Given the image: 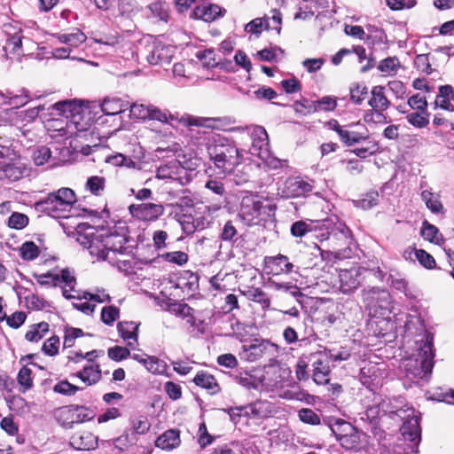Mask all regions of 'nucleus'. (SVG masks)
<instances>
[{
	"label": "nucleus",
	"instance_id": "obj_36",
	"mask_svg": "<svg viewBox=\"0 0 454 454\" xmlns=\"http://www.w3.org/2000/svg\"><path fill=\"white\" fill-rule=\"evenodd\" d=\"M44 110L43 106H38L36 107L30 108L25 112L18 113L14 110V108H12L8 111V114L10 115L15 114L17 116V120L15 121V123H18L19 121H26V122H31L34 120L36 119L38 116L40 111Z\"/></svg>",
	"mask_w": 454,
	"mask_h": 454
},
{
	"label": "nucleus",
	"instance_id": "obj_55",
	"mask_svg": "<svg viewBox=\"0 0 454 454\" xmlns=\"http://www.w3.org/2000/svg\"><path fill=\"white\" fill-rule=\"evenodd\" d=\"M108 356L114 361H121L130 356V351L128 348L115 346L110 348L107 351Z\"/></svg>",
	"mask_w": 454,
	"mask_h": 454
},
{
	"label": "nucleus",
	"instance_id": "obj_44",
	"mask_svg": "<svg viewBox=\"0 0 454 454\" xmlns=\"http://www.w3.org/2000/svg\"><path fill=\"white\" fill-rule=\"evenodd\" d=\"M408 121L418 128H424L429 123L428 114L427 111H420V113H411L407 115Z\"/></svg>",
	"mask_w": 454,
	"mask_h": 454
},
{
	"label": "nucleus",
	"instance_id": "obj_41",
	"mask_svg": "<svg viewBox=\"0 0 454 454\" xmlns=\"http://www.w3.org/2000/svg\"><path fill=\"white\" fill-rule=\"evenodd\" d=\"M332 431L340 443L342 436H346L348 433L354 432V427L348 422L338 420L332 426Z\"/></svg>",
	"mask_w": 454,
	"mask_h": 454
},
{
	"label": "nucleus",
	"instance_id": "obj_49",
	"mask_svg": "<svg viewBox=\"0 0 454 454\" xmlns=\"http://www.w3.org/2000/svg\"><path fill=\"white\" fill-rule=\"evenodd\" d=\"M53 390L54 392L61 395H74L78 390H80V387L71 384L67 380H62L53 387Z\"/></svg>",
	"mask_w": 454,
	"mask_h": 454
},
{
	"label": "nucleus",
	"instance_id": "obj_27",
	"mask_svg": "<svg viewBox=\"0 0 454 454\" xmlns=\"http://www.w3.org/2000/svg\"><path fill=\"white\" fill-rule=\"evenodd\" d=\"M56 37L59 43L67 44L69 48H76L87 39L86 35L79 29H74L70 33L58 34Z\"/></svg>",
	"mask_w": 454,
	"mask_h": 454
},
{
	"label": "nucleus",
	"instance_id": "obj_38",
	"mask_svg": "<svg viewBox=\"0 0 454 454\" xmlns=\"http://www.w3.org/2000/svg\"><path fill=\"white\" fill-rule=\"evenodd\" d=\"M172 313L183 318H186L187 322L193 324V309L189 307L186 303L175 302L172 303L170 309Z\"/></svg>",
	"mask_w": 454,
	"mask_h": 454
},
{
	"label": "nucleus",
	"instance_id": "obj_33",
	"mask_svg": "<svg viewBox=\"0 0 454 454\" xmlns=\"http://www.w3.org/2000/svg\"><path fill=\"white\" fill-rule=\"evenodd\" d=\"M269 285L270 287L275 291L288 293L297 301L302 296V293L300 288L297 286L293 285L291 282H277L270 280Z\"/></svg>",
	"mask_w": 454,
	"mask_h": 454
},
{
	"label": "nucleus",
	"instance_id": "obj_47",
	"mask_svg": "<svg viewBox=\"0 0 454 454\" xmlns=\"http://www.w3.org/2000/svg\"><path fill=\"white\" fill-rule=\"evenodd\" d=\"M162 258L168 262L182 266L187 262L188 254L182 251H174L162 254Z\"/></svg>",
	"mask_w": 454,
	"mask_h": 454
},
{
	"label": "nucleus",
	"instance_id": "obj_59",
	"mask_svg": "<svg viewBox=\"0 0 454 454\" xmlns=\"http://www.w3.org/2000/svg\"><path fill=\"white\" fill-rule=\"evenodd\" d=\"M137 441L136 436L133 434H129L128 432H125L121 436L114 440V447L120 450H123L128 448L130 444L134 443Z\"/></svg>",
	"mask_w": 454,
	"mask_h": 454
},
{
	"label": "nucleus",
	"instance_id": "obj_52",
	"mask_svg": "<svg viewBox=\"0 0 454 454\" xmlns=\"http://www.w3.org/2000/svg\"><path fill=\"white\" fill-rule=\"evenodd\" d=\"M31 374L32 371L27 366H23L19 372L18 382L24 387V390L29 389L33 385Z\"/></svg>",
	"mask_w": 454,
	"mask_h": 454
},
{
	"label": "nucleus",
	"instance_id": "obj_42",
	"mask_svg": "<svg viewBox=\"0 0 454 454\" xmlns=\"http://www.w3.org/2000/svg\"><path fill=\"white\" fill-rule=\"evenodd\" d=\"M421 235L422 237L434 243H439L440 241V235L438 233V229L433 225L428 223L427 221L423 223V226L421 228Z\"/></svg>",
	"mask_w": 454,
	"mask_h": 454
},
{
	"label": "nucleus",
	"instance_id": "obj_12",
	"mask_svg": "<svg viewBox=\"0 0 454 454\" xmlns=\"http://www.w3.org/2000/svg\"><path fill=\"white\" fill-rule=\"evenodd\" d=\"M130 117L138 120H156L168 122V114L153 105L134 103L129 107Z\"/></svg>",
	"mask_w": 454,
	"mask_h": 454
},
{
	"label": "nucleus",
	"instance_id": "obj_4",
	"mask_svg": "<svg viewBox=\"0 0 454 454\" xmlns=\"http://www.w3.org/2000/svg\"><path fill=\"white\" fill-rule=\"evenodd\" d=\"M208 153L215 167L224 174L231 173L242 162L239 149L231 145H210Z\"/></svg>",
	"mask_w": 454,
	"mask_h": 454
},
{
	"label": "nucleus",
	"instance_id": "obj_35",
	"mask_svg": "<svg viewBox=\"0 0 454 454\" xmlns=\"http://www.w3.org/2000/svg\"><path fill=\"white\" fill-rule=\"evenodd\" d=\"M144 366L149 372L153 374H164L168 371L166 362L154 356H148V357L145 358Z\"/></svg>",
	"mask_w": 454,
	"mask_h": 454
},
{
	"label": "nucleus",
	"instance_id": "obj_48",
	"mask_svg": "<svg viewBox=\"0 0 454 454\" xmlns=\"http://www.w3.org/2000/svg\"><path fill=\"white\" fill-rule=\"evenodd\" d=\"M28 223V217L21 213H12L8 219L9 227L16 230L25 228Z\"/></svg>",
	"mask_w": 454,
	"mask_h": 454
},
{
	"label": "nucleus",
	"instance_id": "obj_11",
	"mask_svg": "<svg viewBox=\"0 0 454 454\" xmlns=\"http://www.w3.org/2000/svg\"><path fill=\"white\" fill-rule=\"evenodd\" d=\"M364 301L370 309H374L375 314L384 315L389 310L390 295L386 290L372 288L364 294Z\"/></svg>",
	"mask_w": 454,
	"mask_h": 454
},
{
	"label": "nucleus",
	"instance_id": "obj_53",
	"mask_svg": "<svg viewBox=\"0 0 454 454\" xmlns=\"http://www.w3.org/2000/svg\"><path fill=\"white\" fill-rule=\"evenodd\" d=\"M131 425H132V431H133V433L131 434H133L134 436H135V434H144L147 433L151 427V425L146 418L135 419L131 421Z\"/></svg>",
	"mask_w": 454,
	"mask_h": 454
},
{
	"label": "nucleus",
	"instance_id": "obj_22",
	"mask_svg": "<svg viewBox=\"0 0 454 454\" xmlns=\"http://www.w3.org/2000/svg\"><path fill=\"white\" fill-rule=\"evenodd\" d=\"M371 95L369 105L373 110L386 111L389 107L390 102L385 95V88L383 86H374L371 90Z\"/></svg>",
	"mask_w": 454,
	"mask_h": 454
},
{
	"label": "nucleus",
	"instance_id": "obj_20",
	"mask_svg": "<svg viewBox=\"0 0 454 454\" xmlns=\"http://www.w3.org/2000/svg\"><path fill=\"white\" fill-rule=\"evenodd\" d=\"M86 386H91L98 383L101 379V370L98 364H90L83 367L82 371L75 373Z\"/></svg>",
	"mask_w": 454,
	"mask_h": 454
},
{
	"label": "nucleus",
	"instance_id": "obj_50",
	"mask_svg": "<svg viewBox=\"0 0 454 454\" xmlns=\"http://www.w3.org/2000/svg\"><path fill=\"white\" fill-rule=\"evenodd\" d=\"M119 309L114 306H108L102 309L101 319L106 325H112L119 317Z\"/></svg>",
	"mask_w": 454,
	"mask_h": 454
},
{
	"label": "nucleus",
	"instance_id": "obj_1",
	"mask_svg": "<svg viewBox=\"0 0 454 454\" xmlns=\"http://www.w3.org/2000/svg\"><path fill=\"white\" fill-rule=\"evenodd\" d=\"M77 241L90 251L98 260H107L112 264L125 262L120 258L127 250L126 239L119 234H108L88 226L84 233H79Z\"/></svg>",
	"mask_w": 454,
	"mask_h": 454
},
{
	"label": "nucleus",
	"instance_id": "obj_8",
	"mask_svg": "<svg viewBox=\"0 0 454 454\" xmlns=\"http://www.w3.org/2000/svg\"><path fill=\"white\" fill-rule=\"evenodd\" d=\"M306 359L313 368V380L318 385L327 384L330 380L332 353L326 349L318 350L306 355Z\"/></svg>",
	"mask_w": 454,
	"mask_h": 454
},
{
	"label": "nucleus",
	"instance_id": "obj_15",
	"mask_svg": "<svg viewBox=\"0 0 454 454\" xmlns=\"http://www.w3.org/2000/svg\"><path fill=\"white\" fill-rule=\"evenodd\" d=\"M252 146L250 148V153L256 155L259 158L264 157L269 151V137L264 128L256 127L252 132Z\"/></svg>",
	"mask_w": 454,
	"mask_h": 454
},
{
	"label": "nucleus",
	"instance_id": "obj_29",
	"mask_svg": "<svg viewBox=\"0 0 454 454\" xmlns=\"http://www.w3.org/2000/svg\"><path fill=\"white\" fill-rule=\"evenodd\" d=\"M193 382L199 387L210 390L212 393H216L219 390L215 377L206 372H198L193 379Z\"/></svg>",
	"mask_w": 454,
	"mask_h": 454
},
{
	"label": "nucleus",
	"instance_id": "obj_32",
	"mask_svg": "<svg viewBox=\"0 0 454 454\" xmlns=\"http://www.w3.org/2000/svg\"><path fill=\"white\" fill-rule=\"evenodd\" d=\"M414 254L419 263L427 269H432L435 265L434 257L422 249L415 250H405L403 256L405 259H411V255Z\"/></svg>",
	"mask_w": 454,
	"mask_h": 454
},
{
	"label": "nucleus",
	"instance_id": "obj_34",
	"mask_svg": "<svg viewBox=\"0 0 454 454\" xmlns=\"http://www.w3.org/2000/svg\"><path fill=\"white\" fill-rule=\"evenodd\" d=\"M421 199L425 202L427 207L433 213H441L443 206L440 201L439 195L433 193L428 190L421 192Z\"/></svg>",
	"mask_w": 454,
	"mask_h": 454
},
{
	"label": "nucleus",
	"instance_id": "obj_28",
	"mask_svg": "<svg viewBox=\"0 0 454 454\" xmlns=\"http://www.w3.org/2000/svg\"><path fill=\"white\" fill-rule=\"evenodd\" d=\"M333 129L338 133L340 140L347 145H352L366 138L365 136L344 129L337 121H334L333 124Z\"/></svg>",
	"mask_w": 454,
	"mask_h": 454
},
{
	"label": "nucleus",
	"instance_id": "obj_14",
	"mask_svg": "<svg viewBox=\"0 0 454 454\" xmlns=\"http://www.w3.org/2000/svg\"><path fill=\"white\" fill-rule=\"evenodd\" d=\"M4 33L7 36L4 50L9 53L20 56L21 53V41L23 38L20 27L16 25L7 24L4 26Z\"/></svg>",
	"mask_w": 454,
	"mask_h": 454
},
{
	"label": "nucleus",
	"instance_id": "obj_19",
	"mask_svg": "<svg viewBox=\"0 0 454 454\" xmlns=\"http://www.w3.org/2000/svg\"><path fill=\"white\" fill-rule=\"evenodd\" d=\"M358 272L356 269L341 270L339 273L340 288L343 294L356 289L359 285Z\"/></svg>",
	"mask_w": 454,
	"mask_h": 454
},
{
	"label": "nucleus",
	"instance_id": "obj_31",
	"mask_svg": "<svg viewBox=\"0 0 454 454\" xmlns=\"http://www.w3.org/2000/svg\"><path fill=\"white\" fill-rule=\"evenodd\" d=\"M127 105L128 104H123V102L117 98H106L101 105V109L106 115H115L123 112Z\"/></svg>",
	"mask_w": 454,
	"mask_h": 454
},
{
	"label": "nucleus",
	"instance_id": "obj_45",
	"mask_svg": "<svg viewBox=\"0 0 454 454\" xmlns=\"http://www.w3.org/2000/svg\"><path fill=\"white\" fill-rule=\"evenodd\" d=\"M248 409L252 414L260 418L267 417L271 412L270 404L262 401L255 402Z\"/></svg>",
	"mask_w": 454,
	"mask_h": 454
},
{
	"label": "nucleus",
	"instance_id": "obj_40",
	"mask_svg": "<svg viewBox=\"0 0 454 454\" xmlns=\"http://www.w3.org/2000/svg\"><path fill=\"white\" fill-rule=\"evenodd\" d=\"M364 436L362 433L354 428V432L348 433L341 438V446L346 449H356L360 447L361 437Z\"/></svg>",
	"mask_w": 454,
	"mask_h": 454
},
{
	"label": "nucleus",
	"instance_id": "obj_56",
	"mask_svg": "<svg viewBox=\"0 0 454 454\" xmlns=\"http://www.w3.org/2000/svg\"><path fill=\"white\" fill-rule=\"evenodd\" d=\"M197 57L202 61L203 66L207 68H211L217 66L213 50L199 51L197 53Z\"/></svg>",
	"mask_w": 454,
	"mask_h": 454
},
{
	"label": "nucleus",
	"instance_id": "obj_9",
	"mask_svg": "<svg viewBox=\"0 0 454 454\" xmlns=\"http://www.w3.org/2000/svg\"><path fill=\"white\" fill-rule=\"evenodd\" d=\"M165 208L160 203L131 204L129 212L132 217L143 222H153L164 214Z\"/></svg>",
	"mask_w": 454,
	"mask_h": 454
},
{
	"label": "nucleus",
	"instance_id": "obj_23",
	"mask_svg": "<svg viewBox=\"0 0 454 454\" xmlns=\"http://www.w3.org/2000/svg\"><path fill=\"white\" fill-rule=\"evenodd\" d=\"M180 444L179 431L169 429L160 435L156 441L155 445L165 450H171Z\"/></svg>",
	"mask_w": 454,
	"mask_h": 454
},
{
	"label": "nucleus",
	"instance_id": "obj_2",
	"mask_svg": "<svg viewBox=\"0 0 454 454\" xmlns=\"http://www.w3.org/2000/svg\"><path fill=\"white\" fill-rule=\"evenodd\" d=\"M416 348L418 353L405 360L404 368L415 378L423 379L434 367L433 337L427 334L416 342Z\"/></svg>",
	"mask_w": 454,
	"mask_h": 454
},
{
	"label": "nucleus",
	"instance_id": "obj_46",
	"mask_svg": "<svg viewBox=\"0 0 454 454\" xmlns=\"http://www.w3.org/2000/svg\"><path fill=\"white\" fill-rule=\"evenodd\" d=\"M84 335L83 332L80 328L69 327L65 331L64 336V347L71 348L75 344V340Z\"/></svg>",
	"mask_w": 454,
	"mask_h": 454
},
{
	"label": "nucleus",
	"instance_id": "obj_13",
	"mask_svg": "<svg viewBox=\"0 0 454 454\" xmlns=\"http://www.w3.org/2000/svg\"><path fill=\"white\" fill-rule=\"evenodd\" d=\"M312 188L311 184L300 177H289L279 190L285 198H297L310 192Z\"/></svg>",
	"mask_w": 454,
	"mask_h": 454
},
{
	"label": "nucleus",
	"instance_id": "obj_26",
	"mask_svg": "<svg viewBox=\"0 0 454 454\" xmlns=\"http://www.w3.org/2000/svg\"><path fill=\"white\" fill-rule=\"evenodd\" d=\"M118 332L120 333V335L121 338L125 340H132L133 341H129L128 346L133 347L135 343L137 341V331H138V325L135 322H120L117 325Z\"/></svg>",
	"mask_w": 454,
	"mask_h": 454
},
{
	"label": "nucleus",
	"instance_id": "obj_54",
	"mask_svg": "<svg viewBox=\"0 0 454 454\" xmlns=\"http://www.w3.org/2000/svg\"><path fill=\"white\" fill-rule=\"evenodd\" d=\"M59 347V338L52 336L49 338L43 345L42 350L48 356H53L58 354Z\"/></svg>",
	"mask_w": 454,
	"mask_h": 454
},
{
	"label": "nucleus",
	"instance_id": "obj_43",
	"mask_svg": "<svg viewBox=\"0 0 454 454\" xmlns=\"http://www.w3.org/2000/svg\"><path fill=\"white\" fill-rule=\"evenodd\" d=\"M20 255L24 260L31 261L39 255L38 247L31 241L25 242L20 248Z\"/></svg>",
	"mask_w": 454,
	"mask_h": 454
},
{
	"label": "nucleus",
	"instance_id": "obj_3",
	"mask_svg": "<svg viewBox=\"0 0 454 454\" xmlns=\"http://www.w3.org/2000/svg\"><path fill=\"white\" fill-rule=\"evenodd\" d=\"M76 202L74 191L70 188H60L55 192L36 203V208L53 218H67L73 205Z\"/></svg>",
	"mask_w": 454,
	"mask_h": 454
},
{
	"label": "nucleus",
	"instance_id": "obj_10",
	"mask_svg": "<svg viewBox=\"0 0 454 454\" xmlns=\"http://www.w3.org/2000/svg\"><path fill=\"white\" fill-rule=\"evenodd\" d=\"M240 210L244 218L253 221L262 215H269L271 207L270 205H263L256 196H247L242 200Z\"/></svg>",
	"mask_w": 454,
	"mask_h": 454
},
{
	"label": "nucleus",
	"instance_id": "obj_57",
	"mask_svg": "<svg viewBox=\"0 0 454 454\" xmlns=\"http://www.w3.org/2000/svg\"><path fill=\"white\" fill-rule=\"evenodd\" d=\"M300 419L307 424L318 425L320 424L319 416L310 409H301L299 411Z\"/></svg>",
	"mask_w": 454,
	"mask_h": 454
},
{
	"label": "nucleus",
	"instance_id": "obj_51",
	"mask_svg": "<svg viewBox=\"0 0 454 454\" xmlns=\"http://www.w3.org/2000/svg\"><path fill=\"white\" fill-rule=\"evenodd\" d=\"M367 95V88L364 85L354 84L350 87V98L356 104H360Z\"/></svg>",
	"mask_w": 454,
	"mask_h": 454
},
{
	"label": "nucleus",
	"instance_id": "obj_25",
	"mask_svg": "<svg viewBox=\"0 0 454 454\" xmlns=\"http://www.w3.org/2000/svg\"><path fill=\"white\" fill-rule=\"evenodd\" d=\"M169 49L160 43H153L146 55V60L152 65L169 62Z\"/></svg>",
	"mask_w": 454,
	"mask_h": 454
},
{
	"label": "nucleus",
	"instance_id": "obj_62",
	"mask_svg": "<svg viewBox=\"0 0 454 454\" xmlns=\"http://www.w3.org/2000/svg\"><path fill=\"white\" fill-rule=\"evenodd\" d=\"M0 427L10 435H15L19 432L18 425L12 416L4 417L0 422Z\"/></svg>",
	"mask_w": 454,
	"mask_h": 454
},
{
	"label": "nucleus",
	"instance_id": "obj_60",
	"mask_svg": "<svg viewBox=\"0 0 454 454\" xmlns=\"http://www.w3.org/2000/svg\"><path fill=\"white\" fill-rule=\"evenodd\" d=\"M148 8L154 17L159 18L160 20L167 21L168 15L165 4L160 2L153 3Z\"/></svg>",
	"mask_w": 454,
	"mask_h": 454
},
{
	"label": "nucleus",
	"instance_id": "obj_7",
	"mask_svg": "<svg viewBox=\"0 0 454 454\" xmlns=\"http://www.w3.org/2000/svg\"><path fill=\"white\" fill-rule=\"evenodd\" d=\"M392 413L403 421L400 428L403 438L418 444L420 441L421 430L419 417L415 410L411 407L401 408Z\"/></svg>",
	"mask_w": 454,
	"mask_h": 454
},
{
	"label": "nucleus",
	"instance_id": "obj_58",
	"mask_svg": "<svg viewBox=\"0 0 454 454\" xmlns=\"http://www.w3.org/2000/svg\"><path fill=\"white\" fill-rule=\"evenodd\" d=\"M51 150L46 146L39 147L33 155L34 162L37 166H42L51 158Z\"/></svg>",
	"mask_w": 454,
	"mask_h": 454
},
{
	"label": "nucleus",
	"instance_id": "obj_5",
	"mask_svg": "<svg viewBox=\"0 0 454 454\" xmlns=\"http://www.w3.org/2000/svg\"><path fill=\"white\" fill-rule=\"evenodd\" d=\"M35 278L41 286H60L62 294L67 299L78 298L81 300L80 296L71 294V292H75L76 279L74 273L68 269H63L59 273L47 272L35 275Z\"/></svg>",
	"mask_w": 454,
	"mask_h": 454
},
{
	"label": "nucleus",
	"instance_id": "obj_61",
	"mask_svg": "<svg viewBox=\"0 0 454 454\" xmlns=\"http://www.w3.org/2000/svg\"><path fill=\"white\" fill-rule=\"evenodd\" d=\"M379 194L376 192H371L367 193L364 198L357 201V206L363 209H370L378 202Z\"/></svg>",
	"mask_w": 454,
	"mask_h": 454
},
{
	"label": "nucleus",
	"instance_id": "obj_6",
	"mask_svg": "<svg viewBox=\"0 0 454 454\" xmlns=\"http://www.w3.org/2000/svg\"><path fill=\"white\" fill-rule=\"evenodd\" d=\"M57 421L66 428H71L74 424L91 420L93 412L87 407L79 405H67L59 408L54 412Z\"/></svg>",
	"mask_w": 454,
	"mask_h": 454
},
{
	"label": "nucleus",
	"instance_id": "obj_37",
	"mask_svg": "<svg viewBox=\"0 0 454 454\" xmlns=\"http://www.w3.org/2000/svg\"><path fill=\"white\" fill-rule=\"evenodd\" d=\"M106 186V178L98 176H92L87 179L85 188L95 196L103 194Z\"/></svg>",
	"mask_w": 454,
	"mask_h": 454
},
{
	"label": "nucleus",
	"instance_id": "obj_17",
	"mask_svg": "<svg viewBox=\"0 0 454 454\" xmlns=\"http://www.w3.org/2000/svg\"><path fill=\"white\" fill-rule=\"evenodd\" d=\"M70 444L79 450H90L98 446V437L89 431L76 432L70 438Z\"/></svg>",
	"mask_w": 454,
	"mask_h": 454
},
{
	"label": "nucleus",
	"instance_id": "obj_18",
	"mask_svg": "<svg viewBox=\"0 0 454 454\" xmlns=\"http://www.w3.org/2000/svg\"><path fill=\"white\" fill-rule=\"evenodd\" d=\"M265 264L273 275L288 274L293 271L294 264L288 261L287 256L278 254L265 258Z\"/></svg>",
	"mask_w": 454,
	"mask_h": 454
},
{
	"label": "nucleus",
	"instance_id": "obj_39",
	"mask_svg": "<svg viewBox=\"0 0 454 454\" xmlns=\"http://www.w3.org/2000/svg\"><path fill=\"white\" fill-rule=\"evenodd\" d=\"M400 67V61L396 57H389L379 63L378 68L387 75H394Z\"/></svg>",
	"mask_w": 454,
	"mask_h": 454
},
{
	"label": "nucleus",
	"instance_id": "obj_24",
	"mask_svg": "<svg viewBox=\"0 0 454 454\" xmlns=\"http://www.w3.org/2000/svg\"><path fill=\"white\" fill-rule=\"evenodd\" d=\"M221 7L216 4L200 5L192 12V17L209 22L221 15Z\"/></svg>",
	"mask_w": 454,
	"mask_h": 454
},
{
	"label": "nucleus",
	"instance_id": "obj_21",
	"mask_svg": "<svg viewBox=\"0 0 454 454\" xmlns=\"http://www.w3.org/2000/svg\"><path fill=\"white\" fill-rule=\"evenodd\" d=\"M4 176L11 181H17L27 174V168L25 163L18 160L9 163L6 160L0 168Z\"/></svg>",
	"mask_w": 454,
	"mask_h": 454
},
{
	"label": "nucleus",
	"instance_id": "obj_63",
	"mask_svg": "<svg viewBox=\"0 0 454 454\" xmlns=\"http://www.w3.org/2000/svg\"><path fill=\"white\" fill-rule=\"evenodd\" d=\"M249 298L262 305L263 308H270V300L265 296V294L260 288H254L249 291Z\"/></svg>",
	"mask_w": 454,
	"mask_h": 454
},
{
	"label": "nucleus",
	"instance_id": "obj_30",
	"mask_svg": "<svg viewBox=\"0 0 454 454\" xmlns=\"http://www.w3.org/2000/svg\"><path fill=\"white\" fill-rule=\"evenodd\" d=\"M49 324L46 322H41L33 325L27 330L25 338L30 342H38L49 333Z\"/></svg>",
	"mask_w": 454,
	"mask_h": 454
},
{
	"label": "nucleus",
	"instance_id": "obj_16",
	"mask_svg": "<svg viewBox=\"0 0 454 454\" xmlns=\"http://www.w3.org/2000/svg\"><path fill=\"white\" fill-rule=\"evenodd\" d=\"M51 108L58 111L59 115L71 119L74 123H78V119L83 111L76 100L58 102L52 105Z\"/></svg>",
	"mask_w": 454,
	"mask_h": 454
},
{
	"label": "nucleus",
	"instance_id": "obj_64",
	"mask_svg": "<svg viewBox=\"0 0 454 454\" xmlns=\"http://www.w3.org/2000/svg\"><path fill=\"white\" fill-rule=\"evenodd\" d=\"M26 314L22 311H16L10 317H7L4 320H6L7 325L12 328H19L21 326L26 320Z\"/></svg>",
	"mask_w": 454,
	"mask_h": 454
}]
</instances>
